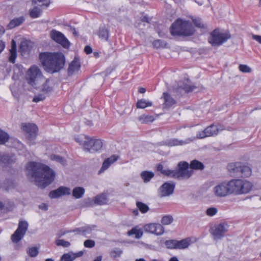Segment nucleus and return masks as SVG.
Wrapping results in <instances>:
<instances>
[{
    "label": "nucleus",
    "instance_id": "nucleus-54",
    "mask_svg": "<svg viewBox=\"0 0 261 261\" xmlns=\"http://www.w3.org/2000/svg\"><path fill=\"white\" fill-rule=\"evenodd\" d=\"M239 68L241 72L244 73H249L251 71V68L247 65L241 64Z\"/></svg>",
    "mask_w": 261,
    "mask_h": 261
},
{
    "label": "nucleus",
    "instance_id": "nucleus-36",
    "mask_svg": "<svg viewBox=\"0 0 261 261\" xmlns=\"http://www.w3.org/2000/svg\"><path fill=\"white\" fill-rule=\"evenodd\" d=\"M152 105V103L151 101L146 100L145 99L139 100L136 103V107L138 109H144L147 107H150Z\"/></svg>",
    "mask_w": 261,
    "mask_h": 261
},
{
    "label": "nucleus",
    "instance_id": "nucleus-62",
    "mask_svg": "<svg viewBox=\"0 0 261 261\" xmlns=\"http://www.w3.org/2000/svg\"><path fill=\"white\" fill-rule=\"evenodd\" d=\"M141 20L142 22L150 23V19L146 15L143 16L141 18Z\"/></svg>",
    "mask_w": 261,
    "mask_h": 261
},
{
    "label": "nucleus",
    "instance_id": "nucleus-3",
    "mask_svg": "<svg viewBox=\"0 0 261 261\" xmlns=\"http://www.w3.org/2000/svg\"><path fill=\"white\" fill-rule=\"evenodd\" d=\"M178 169L170 170L164 169L162 164L157 166V170L164 175L178 179L189 178L193 174L192 170H189V164L185 161L178 164Z\"/></svg>",
    "mask_w": 261,
    "mask_h": 261
},
{
    "label": "nucleus",
    "instance_id": "nucleus-34",
    "mask_svg": "<svg viewBox=\"0 0 261 261\" xmlns=\"http://www.w3.org/2000/svg\"><path fill=\"white\" fill-rule=\"evenodd\" d=\"M189 167L191 169L194 170H202L204 168V166L201 162L194 160L191 162Z\"/></svg>",
    "mask_w": 261,
    "mask_h": 261
},
{
    "label": "nucleus",
    "instance_id": "nucleus-55",
    "mask_svg": "<svg viewBox=\"0 0 261 261\" xmlns=\"http://www.w3.org/2000/svg\"><path fill=\"white\" fill-rule=\"evenodd\" d=\"M7 184L8 185L5 186L4 188H5V190L7 191H8L9 190L11 189V188H13L14 187V181L12 179H8L6 180Z\"/></svg>",
    "mask_w": 261,
    "mask_h": 261
},
{
    "label": "nucleus",
    "instance_id": "nucleus-13",
    "mask_svg": "<svg viewBox=\"0 0 261 261\" xmlns=\"http://www.w3.org/2000/svg\"><path fill=\"white\" fill-rule=\"evenodd\" d=\"M28 223L26 221H20L18 226L11 236V240L14 243H18L24 237L28 229Z\"/></svg>",
    "mask_w": 261,
    "mask_h": 261
},
{
    "label": "nucleus",
    "instance_id": "nucleus-33",
    "mask_svg": "<svg viewBox=\"0 0 261 261\" xmlns=\"http://www.w3.org/2000/svg\"><path fill=\"white\" fill-rule=\"evenodd\" d=\"M98 36L101 39L107 41L109 37V31L105 27H100L99 30Z\"/></svg>",
    "mask_w": 261,
    "mask_h": 261
},
{
    "label": "nucleus",
    "instance_id": "nucleus-27",
    "mask_svg": "<svg viewBox=\"0 0 261 261\" xmlns=\"http://www.w3.org/2000/svg\"><path fill=\"white\" fill-rule=\"evenodd\" d=\"M24 18L23 16L14 18L11 20L8 24L7 28L8 29H12L16 27H18L21 25L24 22Z\"/></svg>",
    "mask_w": 261,
    "mask_h": 261
},
{
    "label": "nucleus",
    "instance_id": "nucleus-56",
    "mask_svg": "<svg viewBox=\"0 0 261 261\" xmlns=\"http://www.w3.org/2000/svg\"><path fill=\"white\" fill-rule=\"evenodd\" d=\"M45 98V96L42 94H39L34 97L33 101L34 102H38L40 101L44 100Z\"/></svg>",
    "mask_w": 261,
    "mask_h": 261
},
{
    "label": "nucleus",
    "instance_id": "nucleus-15",
    "mask_svg": "<svg viewBox=\"0 0 261 261\" xmlns=\"http://www.w3.org/2000/svg\"><path fill=\"white\" fill-rule=\"evenodd\" d=\"M227 182L219 183L213 189L215 195L217 197H224L230 195L229 186Z\"/></svg>",
    "mask_w": 261,
    "mask_h": 261
},
{
    "label": "nucleus",
    "instance_id": "nucleus-25",
    "mask_svg": "<svg viewBox=\"0 0 261 261\" xmlns=\"http://www.w3.org/2000/svg\"><path fill=\"white\" fill-rule=\"evenodd\" d=\"M162 97L164 99V105L167 108H170L176 103V100L168 92H164Z\"/></svg>",
    "mask_w": 261,
    "mask_h": 261
},
{
    "label": "nucleus",
    "instance_id": "nucleus-35",
    "mask_svg": "<svg viewBox=\"0 0 261 261\" xmlns=\"http://www.w3.org/2000/svg\"><path fill=\"white\" fill-rule=\"evenodd\" d=\"M50 159L51 161H56L61 164L63 166H65L67 165L66 160L63 157L59 155L54 154H51L50 155Z\"/></svg>",
    "mask_w": 261,
    "mask_h": 261
},
{
    "label": "nucleus",
    "instance_id": "nucleus-52",
    "mask_svg": "<svg viewBox=\"0 0 261 261\" xmlns=\"http://www.w3.org/2000/svg\"><path fill=\"white\" fill-rule=\"evenodd\" d=\"M218 212L217 208L214 207H210L207 209L206 214L210 217H213Z\"/></svg>",
    "mask_w": 261,
    "mask_h": 261
},
{
    "label": "nucleus",
    "instance_id": "nucleus-30",
    "mask_svg": "<svg viewBox=\"0 0 261 261\" xmlns=\"http://www.w3.org/2000/svg\"><path fill=\"white\" fill-rule=\"evenodd\" d=\"M177 249H184L188 248L191 243V239L187 238L180 241L177 240Z\"/></svg>",
    "mask_w": 261,
    "mask_h": 261
},
{
    "label": "nucleus",
    "instance_id": "nucleus-37",
    "mask_svg": "<svg viewBox=\"0 0 261 261\" xmlns=\"http://www.w3.org/2000/svg\"><path fill=\"white\" fill-rule=\"evenodd\" d=\"M141 176L145 182H147L154 176V173L151 171H144L141 172Z\"/></svg>",
    "mask_w": 261,
    "mask_h": 261
},
{
    "label": "nucleus",
    "instance_id": "nucleus-38",
    "mask_svg": "<svg viewBox=\"0 0 261 261\" xmlns=\"http://www.w3.org/2000/svg\"><path fill=\"white\" fill-rule=\"evenodd\" d=\"M196 88V87L192 85H189L187 84L183 83L182 85H180L178 86V87L177 89V91H180V90H183L186 93H189L193 91Z\"/></svg>",
    "mask_w": 261,
    "mask_h": 261
},
{
    "label": "nucleus",
    "instance_id": "nucleus-5",
    "mask_svg": "<svg viewBox=\"0 0 261 261\" xmlns=\"http://www.w3.org/2000/svg\"><path fill=\"white\" fill-rule=\"evenodd\" d=\"M230 195H240L249 193L253 188L251 182L242 179H232L228 181Z\"/></svg>",
    "mask_w": 261,
    "mask_h": 261
},
{
    "label": "nucleus",
    "instance_id": "nucleus-26",
    "mask_svg": "<svg viewBox=\"0 0 261 261\" xmlns=\"http://www.w3.org/2000/svg\"><path fill=\"white\" fill-rule=\"evenodd\" d=\"M127 233L129 236H134L136 239H139L142 237L143 231L141 228L135 226L129 230Z\"/></svg>",
    "mask_w": 261,
    "mask_h": 261
},
{
    "label": "nucleus",
    "instance_id": "nucleus-47",
    "mask_svg": "<svg viewBox=\"0 0 261 261\" xmlns=\"http://www.w3.org/2000/svg\"><path fill=\"white\" fill-rule=\"evenodd\" d=\"M152 44H153L154 47H155V48H161V47L163 48V47H166V46L167 45V43L165 41L159 39V40H154Z\"/></svg>",
    "mask_w": 261,
    "mask_h": 261
},
{
    "label": "nucleus",
    "instance_id": "nucleus-10",
    "mask_svg": "<svg viewBox=\"0 0 261 261\" xmlns=\"http://www.w3.org/2000/svg\"><path fill=\"white\" fill-rule=\"evenodd\" d=\"M223 129V126L220 124H212L203 130L198 132L196 134V138L197 139H203L206 137L216 136L220 131Z\"/></svg>",
    "mask_w": 261,
    "mask_h": 261
},
{
    "label": "nucleus",
    "instance_id": "nucleus-17",
    "mask_svg": "<svg viewBox=\"0 0 261 261\" xmlns=\"http://www.w3.org/2000/svg\"><path fill=\"white\" fill-rule=\"evenodd\" d=\"M193 141V139L187 138L185 140H179L177 138H171L167 139L163 142V144L169 147H173L176 146H182Z\"/></svg>",
    "mask_w": 261,
    "mask_h": 261
},
{
    "label": "nucleus",
    "instance_id": "nucleus-28",
    "mask_svg": "<svg viewBox=\"0 0 261 261\" xmlns=\"http://www.w3.org/2000/svg\"><path fill=\"white\" fill-rule=\"evenodd\" d=\"M31 44V42L28 40L22 41L19 46V50L21 54L29 52L32 47Z\"/></svg>",
    "mask_w": 261,
    "mask_h": 261
},
{
    "label": "nucleus",
    "instance_id": "nucleus-22",
    "mask_svg": "<svg viewBox=\"0 0 261 261\" xmlns=\"http://www.w3.org/2000/svg\"><path fill=\"white\" fill-rule=\"evenodd\" d=\"M118 159V156L113 155L110 158L106 159L102 163V167L98 172V174H100L109 168L112 164L116 162Z\"/></svg>",
    "mask_w": 261,
    "mask_h": 261
},
{
    "label": "nucleus",
    "instance_id": "nucleus-31",
    "mask_svg": "<svg viewBox=\"0 0 261 261\" xmlns=\"http://www.w3.org/2000/svg\"><path fill=\"white\" fill-rule=\"evenodd\" d=\"M85 192V189L83 187H77L74 188L72 191V196L76 199L81 198Z\"/></svg>",
    "mask_w": 261,
    "mask_h": 261
},
{
    "label": "nucleus",
    "instance_id": "nucleus-59",
    "mask_svg": "<svg viewBox=\"0 0 261 261\" xmlns=\"http://www.w3.org/2000/svg\"><path fill=\"white\" fill-rule=\"evenodd\" d=\"M93 204V201L90 199H86L82 203V206L85 207L91 206Z\"/></svg>",
    "mask_w": 261,
    "mask_h": 261
},
{
    "label": "nucleus",
    "instance_id": "nucleus-49",
    "mask_svg": "<svg viewBox=\"0 0 261 261\" xmlns=\"http://www.w3.org/2000/svg\"><path fill=\"white\" fill-rule=\"evenodd\" d=\"M49 80H46L45 83L42 85V91L45 93L50 92L53 90V88L48 85Z\"/></svg>",
    "mask_w": 261,
    "mask_h": 261
},
{
    "label": "nucleus",
    "instance_id": "nucleus-6",
    "mask_svg": "<svg viewBox=\"0 0 261 261\" xmlns=\"http://www.w3.org/2000/svg\"><path fill=\"white\" fill-rule=\"evenodd\" d=\"M229 172L236 176L248 177L251 174V169L241 162L231 163L228 165Z\"/></svg>",
    "mask_w": 261,
    "mask_h": 261
},
{
    "label": "nucleus",
    "instance_id": "nucleus-44",
    "mask_svg": "<svg viewBox=\"0 0 261 261\" xmlns=\"http://www.w3.org/2000/svg\"><path fill=\"white\" fill-rule=\"evenodd\" d=\"M9 139V134L0 129V144H4Z\"/></svg>",
    "mask_w": 261,
    "mask_h": 261
},
{
    "label": "nucleus",
    "instance_id": "nucleus-58",
    "mask_svg": "<svg viewBox=\"0 0 261 261\" xmlns=\"http://www.w3.org/2000/svg\"><path fill=\"white\" fill-rule=\"evenodd\" d=\"M122 253V251L119 249H115L111 251V255L114 257L120 256Z\"/></svg>",
    "mask_w": 261,
    "mask_h": 261
},
{
    "label": "nucleus",
    "instance_id": "nucleus-50",
    "mask_svg": "<svg viewBox=\"0 0 261 261\" xmlns=\"http://www.w3.org/2000/svg\"><path fill=\"white\" fill-rule=\"evenodd\" d=\"M56 244L58 246H61L64 247H68L70 245V243L68 241L61 239L57 240Z\"/></svg>",
    "mask_w": 261,
    "mask_h": 261
},
{
    "label": "nucleus",
    "instance_id": "nucleus-7",
    "mask_svg": "<svg viewBox=\"0 0 261 261\" xmlns=\"http://www.w3.org/2000/svg\"><path fill=\"white\" fill-rule=\"evenodd\" d=\"M228 32L223 33L219 29L214 30L208 38V42L212 46H220L230 38Z\"/></svg>",
    "mask_w": 261,
    "mask_h": 261
},
{
    "label": "nucleus",
    "instance_id": "nucleus-16",
    "mask_svg": "<svg viewBox=\"0 0 261 261\" xmlns=\"http://www.w3.org/2000/svg\"><path fill=\"white\" fill-rule=\"evenodd\" d=\"M145 232H148L157 236L162 235L164 232V228L159 223H149L144 226Z\"/></svg>",
    "mask_w": 261,
    "mask_h": 261
},
{
    "label": "nucleus",
    "instance_id": "nucleus-41",
    "mask_svg": "<svg viewBox=\"0 0 261 261\" xmlns=\"http://www.w3.org/2000/svg\"><path fill=\"white\" fill-rule=\"evenodd\" d=\"M41 14V9L37 7H34L30 11V15L33 18L39 17Z\"/></svg>",
    "mask_w": 261,
    "mask_h": 261
},
{
    "label": "nucleus",
    "instance_id": "nucleus-39",
    "mask_svg": "<svg viewBox=\"0 0 261 261\" xmlns=\"http://www.w3.org/2000/svg\"><path fill=\"white\" fill-rule=\"evenodd\" d=\"M10 89L13 96L16 98H18L19 97V89L16 83H15L14 84L10 85Z\"/></svg>",
    "mask_w": 261,
    "mask_h": 261
},
{
    "label": "nucleus",
    "instance_id": "nucleus-48",
    "mask_svg": "<svg viewBox=\"0 0 261 261\" xmlns=\"http://www.w3.org/2000/svg\"><path fill=\"white\" fill-rule=\"evenodd\" d=\"M27 253L31 257H34L38 254L39 250L38 248L32 247L29 248Z\"/></svg>",
    "mask_w": 261,
    "mask_h": 261
},
{
    "label": "nucleus",
    "instance_id": "nucleus-12",
    "mask_svg": "<svg viewBox=\"0 0 261 261\" xmlns=\"http://www.w3.org/2000/svg\"><path fill=\"white\" fill-rule=\"evenodd\" d=\"M51 39L56 43L60 44L65 48H68L70 43L65 36L61 32L53 29L49 34Z\"/></svg>",
    "mask_w": 261,
    "mask_h": 261
},
{
    "label": "nucleus",
    "instance_id": "nucleus-21",
    "mask_svg": "<svg viewBox=\"0 0 261 261\" xmlns=\"http://www.w3.org/2000/svg\"><path fill=\"white\" fill-rule=\"evenodd\" d=\"M96 227L95 225H86L82 227L76 228L73 230V232H76L78 234H81L84 236L90 234L92 233V231Z\"/></svg>",
    "mask_w": 261,
    "mask_h": 261
},
{
    "label": "nucleus",
    "instance_id": "nucleus-20",
    "mask_svg": "<svg viewBox=\"0 0 261 261\" xmlns=\"http://www.w3.org/2000/svg\"><path fill=\"white\" fill-rule=\"evenodd\" d=\"M80 68L81 63L80 60L77 57H75L69 65L67 71L68 75L71 76L78 72Z\"/></svg>",
    "mask_w": 261,
    "mask_h": 261
},
{
    "label": "nucleus",
    "instance_id": "nucleus-19",
    "mask_svg": "<svg viewBox=\"0 0 261 261\" xmlns=\"http://www.w3.org/2000/svg\"><path fill=\"white\" fill-rule=\"evenodd\" d=\"M175 189L174 183L165 182L160 188L162 196H167L172 194Z\"/></svg>",
    "mask_w": 261,
    "mask_h": 261
},
{
    "label": "nucleus",
    "instance_id": "nucleus-8",
    "mask_svg": "<svg viewBox=\"0 0 261 261\" xmlns=\"http://www.w3.org/2000/svg\"><path fill=\"white\" fill-rule=\"evenodd\" d=\"M21 128L25 133L30 145L34 144V141L38 133L37 125L34 123H23L21 124Z\"/></svg>",
    "mask_w": 261,
    "mask_h": 261
},
{
    "label": "nucleus",
    "instance_id": "nucleus-45",
    "mask_svg": "<svg viewBox=\"0 0 261 261\" xmlns=\"http://www.w3.org/2000/svg\"><path fill=\"white\" fill-rule=\"evenodd\" d=\"M75 257L72 255V252L64 253L62 255L60 261H73Z\"/></svg>",
    "mask_w": 261,
    "mask_h": 261
},
{
    "label": "nucleus",
    "instance_id": "nucleus-43",
    "mask_svg": "<svg viewBox=\"0 0 261 261\" xmlns=\"http://www.w3.org/2000/svg\"><path fill=\"white\" fill-rule=\"evenodd\" d=\"M177 240H169L165 242V245L168 249H177Z\"/></svg>",
    "mask_w": 261,
    "mask_h": 261
},
{
    "label": "nucleus",
    "instance_id": "nucleus-61",
    "mask_svg": "<svg viewBox=\"0 0 261 261\" xmlns=\"http://www.w3.org/2000/svg\"><path fill=\"white\" fill-rule=\"evenodd\" d=\"M72 255L75 257V259L77 257L82 256L83 255V252L82 251H79L76 253L72 252Z\"/></svg>",
    "mask_w": 261,
    "mask_h": 261
},
{
    "label": "nucleus",
    "instance_id": "nucleus-51",
    "mask_svg": "<svg viewBox=\"0 0 261 261\" xmlns=\"http://www.w3.org/2000/svg\"><path fill=\"white\" fill-rule=\"evenodd\" d=\"M32 3L34 4L41 3L39 5L40 6H45L46 7H47L50 4L49 0H32Z\"/></svg>",
    "mask_w": 261,
    "mask_h": 261
},
{
    "label": "nucleus",
    "instance_id": "nucleus-18",
    "mask_svg": "<svg viewBox=\"0 0 261 261\" xmlns=\"http://www.w3.org/2000/svg\"><path fill=\"white\" fill-rule=\"evenodd\" d=\"M70 189L65 187H60L57 190L49 192V196L51 198H58L62 195H70Z\"/></svg>",
    "mask_w": 261,
    "mask_h": 261
},
{
    "label": "nucleus",
    "instance_id": "nucleus-4",
    "mask_svg": "<svg viewBox=\"0 0 261 261\" xmlns=\"http://www.w3.org/2000/svg\"><path fill=\"white\" fill-rule=\"evenodd\" d=\"M195 32L191 22L190 21L177 19L171 25L170 33L173 36H190Z\"/></svg>",
    "mask_w": 261,
    "mask_h": 261
},
{
    "label": "nucleus",
    "instance_id": "nucleus-64",
    "mask_svg": "<svg viewBox=\"0 0 261 261\" xmlns=\"http://www.w3.org/2000/svg\"><path fill=\"white\" fill-rule=\"evenodd\" d=\"M39 208L41 210H43L44 211H47L48 210V206L45 203H42L39 205Z\"/></svg>",
    "mask_w": 261,
    "mask_h": 261
},
{
    "label": "nucleus",
    "instance_id": "nucleus-53",
    "mask_svg": "<svg viewBox=\"0 0 261 261\" xmlns=\"http://www.w3.org/2000/svg\"><path fill=\"white\" fill-rule=\"evenodd\" d=\"M192 21L194 25L199 28H203L204 27V24L201 21L199 18H195L192 19Z\"/></svg>",
    "mask_w": 261,
    "mask_h": 261
},
{
    "label": "nucleus",
    "instance_id": "nucleus-46",
    "mask_svg": "<svg viewBox=\"0 0 261 261\" xmlns=\"http://www.w3.org/2000/svg\"><path fill=\"white\" fill-rule=\"evenodd\" d=\"M173 221V217L170 215H166L162 217L161 223L163 225H169Z\"/></svg>",
    "mask_w": 261,
    "mask_h": 261
},
{
    "label": "nucleus",
    "instance_id": "nucleus-1",
    "mask_svg": "<svg viewBox=\"0 0 261 261\" xmlns=\"http://www.w3.org/2000/svg\"><path fill=\"white\" fill-rule=\"evenodd\" d=\"M27 176L34 178L37 185L44 188L51 184L55 179L56 173L48 166L45 164L30 162L26 166Z\"/></svg>",
    "mask_w": 261,
    "mask_h": 261
},
{
    "label": "nucleus",
    "instance_id": "nucleus-23",
    "mask_svg": "<svg viewBox=\"0 0 261 261\" xmlns=\"http://www.w3.org/2000/svg\"><path fill=\"white\" fill-rule=\"evenodd\" d=\"M15 155L9 154L0 155V164L3 166H9L15 162Z\"/></svg>",
    "mask_w": 261,
    "mask_h": 261
},
{
    "label": "nucleus",
    "instance_id": "nucleus-32",
    "mask_svg": "<svg viewBox=\"0 0 261 261\" xmlns=\"http://www.w3.org/2000/svg\"><path fill=\"white\" fill-rule=\"evenodd\" d=\"M155 120V118L153 115H142L138 117V120L141 123H148L152 122Z\"/></svg>",
    "mask_w": 261,
    "mask_h": 261
},
{
    "label": "nucleus",
    "instance_id": "nucleus-60",
    "mask_svg": "<svg viewBox=\"0 0 261 261\" xmlns=\"http://www.w3.org/2000/svg\"><path fill=\"white\" fill-rule=\"evenodd\" d=\"M84 51L86 54L89 55L92 52V49L90 46L86 45L85 47Z\"/></svg>",
    "mask_w": 261,
    "mask_h": 261
},
{
    "label": "nucleus",
    "instance_id": "nucleus-42",
    "mask_svg": "<svg viewBox=\"0 0 261 261\" xmlns=\"http://www.w3.org/2000/svg\"><path fill=\"white\" fill-rule=\"evenodd\" d=\"M136 205L142 214L147 213L149 210L148 206L142 202H137Z\"/></svg>",
    "mask_w": 261,
    "mask_h": 261
},
{
    "label": "nucleus",
    "instance_id": "nucleus-57",
    "mask_svg": "<svg viewBox=\"0 0 261 261\" xmlns=\"http://www.w3.org/2000/svg\"><path fill=\"white\" fill-rule=\"evenodd\" d=\"M95 242L92 240H87L84 242V246L86 248H92L95 246Z\"/></svg>",
    "mask_w": 261,
    "mask_h": 261
},
{
    "label": "nucleus",
    "instance_id": "nucleus-29",
    "mask_svg": "<svg viewBox=\"0 0 261 261\" xmlns=\"http://www.w3.org/2000/svg\"><path fill=\"white\" fill-rule=\"evenodd\" d=\"M108 202L107 195L105 193L96 196L94 199V202L98 205L106 204Z\"/></svg>",
    "mask_w": 261,
    "mask_h": 261
},
{
    "label": "nucleus",
    "instance_id": "nucleus-9",
    "mask_svg": "<svg viewBox=\"0 0 261 261\" xmlns=\"http://www.w3.org/2000/svg\"><path fill=\"white\" fill-rule=\"evenodd\" d=\"M43 76L40 69L35 65L32 66L27 71L25 79L29 84L32 86L36 85V82Z\"/></svg>",
    "mask_w": 261,
    "mask_h": 261
},
{
    "label": "nucleus",
    "instance_id": "nucleus-40",
    "mask_svg": "<svg viewBox=\"0 0 261 261\" xmlns=\"http://www.w3.org/2000/svg\"><path fill=\"white\" fill-rule=\"evenodd\" d=\"M87 138L88 136L84 135H81L75 137V140L80 145H82L84 148L85 143L88 142Z\"/></svg>",
    "mask_w": 261,
    "mask_h": 261
},
{
    "label": "nucleus",
    "instance_id": "nucleus-14",
    "mask_svg": "<svg viewBox=\"0 0 261 261\" xmlns=\"http://www.w3.org/2000/svg\"><path fill=\"white\" fill-rule=\"evenodd\" d=\"M228 230V225L225 223L215 225L210 229V232L215 240H220L223 238Z\"/></svg>",
    "mask_w": 261,
    "mask_h": 261
},
{
    "label": "nucleus",
    "instance_id": "nucleus-24",
    "mask_svg": "<svg viewBox=\"0 0 261 261\" xmlns=\"http://www.w3.org/2000/svg\"><path fill=\"white\" fill-rule=\"evenodd\" d=\"M17 58V46L16 42L14 40H12L11 42V47L10 49V56L9 61L12 63L15 62Z\"/></svg>",
    "mask_w": 261,
    "mask_h": 261
},
{
    "label": "nucleus",
    "instance_id": "nucleus-63",
    "mask_svg": "<svg viewBox=\"0 0 261 261\" xmlns=\"http://www.w3.org/2000/svg\"><path fill=\"white\" fill-rule=\"evenodd\" d=\"M253 39L257 41L258 43L261 44V36L259 35H253L252 37Z\"/></svg>",
    "mask_w": 261,
    "mask_h": 261
},
{
    "label": "nucleus",
    "instance_id": "nucleus-2",
    "mask_svg": "<svg viewBox=\"0 0 261 261\" xmlns=\"http://www.w3.org/2000/svg\"><path fill=\"white\" fill-rule=\"evenodd\" d=\"M39 59L44 70L51 74L60 71L65 64V57L60 52L41 53Z\"/></svg>",
    "mask_w": 261,
    "mask_h": 261
},
{
    "label": "nucleus",
    "instance_id": "nucleus-11",
    "mask_svg": "<svg viewBox=\"0 0 261 261\" xmlns=\"http://www.w3.org/2000/svg\"><path fill=\"white\" fill-rule=\"evenodd\" d=\"M88 142L85 143L84 150L90 153H94L100 151L103 145L102 140L94 138H87Z\"/></svg>",
    "mask_w": 261,
    "mask_h": 261
}]
</instances>
